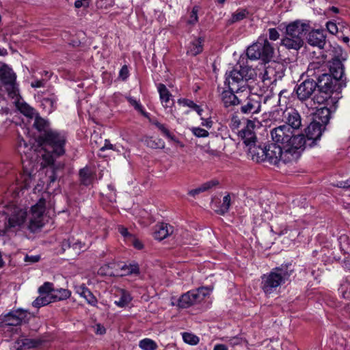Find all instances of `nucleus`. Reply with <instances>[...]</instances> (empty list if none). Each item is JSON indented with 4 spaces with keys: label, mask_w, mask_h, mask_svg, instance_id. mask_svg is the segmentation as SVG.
I'll use <instances>...</instances> for the list:
<instances>
[{
    "label": "nucleus",
    "mask_w": 350,
    "mask_h": 350,
    "mask_svg": "<svg viewBox=\"0 0 350 350\" xmlns=\"http://www.w3.org/2000/svg\"><path fill=\"white\" fill-rule=\"evenodd\" d=\"M46 201L40 198L38 202L31 206L29 213L18 206L7 207L3 213L6 215V221L4 228L0 230V236H4L12 228L26 227L31 232H36L41 230L44 223V213Z\"/></svg>",
    "instance_id": "nucleus-1"
},
{
    "label": "nucleus",
    "mask_w": 350,
    "mask_h": 350,
    "mask_svg": "<svg viewBox=\"0 0 350 350\" xmlns=\"http://www.w3.org/2000/svg\"><path fill=\"white\" fill-rule=\"evenodd\" d=\"M18 152L21 155L23 170L16 178V190L28 189L35 180L38 171V163L29 159L33 152L32 146L26 142L23 138L18 137L17 145Z\"/></svg>",
    "instance_id": "nucleus-2"
},
{
    "label": "nucleus",
    "mask_w": 350,
    "mask_h": 350,
    "mask_svg": "<svg viewBox=\"0 0 350 350\" xmlns=\"http://www.w3.org/2000/svg\"><path fill=\"white\" fill-rule=\"evenodd\" d=\"M295 267L291 262L283 263L271 269L261 277V288L263 292L269 295L277 288L290 280L291 275L294 273Z\"/></svg>",
    "instance_id": "nucleus-3"
},
{
    "label": "nucleus",
    "mask_w": 350,
    "mask_h": 350,
    "mask_svg": "<svg viewBox=\"0 0 350 350\" xmlns=\"http://www.w3.org/2000/svg\"><path fill=\"white\" fill-rule=\"evenodd\" d=\"M310 28L308 23L300 20L287 24L280 44L288 50H299L304 44V36L310 31Z\"/></svg>",
    "instance_id": "nucleus-4"
},
{
    "label": "nucleus",
    "mask_w": 350,
    "mask_h": 350,
    "mask_svg": "<svg viewBox=\"0 0 350 350\" xmlns=\"http://www.w3.org/2000/svg\"><path fill=\"white\" fill-rule=\"evenodd\" d=\"M270 135L273 144L282 147L292 146L295 148H305L304 135L295 134L293 130L286 124L271 129Z\"/></svg>",
    "instance_id": "nucleus-5"
},
{
    "label": "nucleus",
    "mask_w": 350,
    "mask_h": 350,
    "mask_svg": "<svg viewBox=\"0 0 350 350\" xmlns=\"http://www.w3.org/2000/svg\"><path fill=\"white\" fill-rule=\"evenodd\" d=\"M253 75V70L249 66L237 65L231 71L226 73L225 84L232 90L243 92L246 82Z\"/></svg>",
    "instance_id": "nucleus-6"
},
{
    "label": "nucleus",
    "mask_w": 350,
    "mask_h": 350,
    "mask_svg": "<svg viewBox=\"0 0 350 350\" xmlns=\"http://www.w3.org/2000/svg\"><path fill=\"white\" fill-rule=\"evenodd\" d=\"M39 141L42 146L50 148L53 154L59 157L65 153L66 136L63 132L53 129L46 131L40 135Z\"/></svg>",
    "instance_id": "nucleus-7"
},
{
    "label": "nucleus",
    "mask_w": 350,
    "mask_h": 350,
    "mask_svg": "<svg viewBox=\"0 0 350 350\" xmlns=\"http://www.w3.org/2000/svg\"><path fill=\"white\" fill-rule=\"evenodd\" d=\"M274 54V48L268 41L266 36L258 38L256 43L250 46L247 49V55L252 60L262 59L269 62Z\"/></svg>",
    "instance_id": "nucleus-8"
},
{
    "label": "nucleus",
    "mask_w": 350,
    "mask_h": 350,
    "mask_svg": "<svg viewBox=\"0 0 350 350\" xmlns=\"http://www.w3.org/2000/svg\"><path fill=\"white\" fill-rule=\"evenodd\" d=\"M328 99V96L315 94L309 103H306L307 107L315 109L313 113V121L319 122L325 126L331 118V111L327 107H320Z\"/></svg>",
    "instance_id": "nucleus-9"
},
{
    "label": "nucleus",
    "mask_w": 350,
    "mask_h": 350,
    "mask_svg": "<svg viewBox=\"0 0 350 350\" xmlns=\"http://www.w3.org/2000/svg\"><path fill=\"white\" fill-rule=\"evenodd\" d=\"M212 291V286H201L189 291L179 297L177 306L180 308H189L203 301Z\"/></svg>",
    "instance_id": "nucleus-10"
},
{
    "label": "nucleus",
    "mask_w": 350,
    "mask_h": 350,
    "mask_svg": "<svg viewBox=\"0 0 350 350\" xmlns=\"http://www.w3.org/2000/svg\"><path fill=\"white\" fill-rule=\"evenodd\" d=\"M316 88H318L320 94H325L328 96L334 92H339L346 87V83L338 81L336 78L328 74L327 72L320 78L315 81Z\"/></svg>",
    "instance_id": "nucleus-11"
},
{
    "label": "nucleus",
    "mask_w": 350,
    "mask_h": 350,
    "mask_svg": "<svg viewBox=\"0 0 350 350\" xmlns=\"http://www.w3.org/2000/svg\"><path fill=\"white\" fill-rule=\"evenodd\" d=\"M16 79V74L8 65L3 64L0 68V81L8 86L7 90L12 98H14L18 94Z\"/></svg>",
    "instance_id": "nucleus-12"
},
{
    "label": "nucleus",
    "mask_w": 350,
    "mask_h": 350,
    "mask_svg": "<svg viewBox=\"0 0 350 350\" xmlns=\"http://www.w3.org/2000/svg\"><path fill=\"white\" fill-rule=\"evenodd\" d=\"M285 68L284 64L278 62H269L265 66L264 72L262 75V81H269L270 83H273L278 80L282 79L284 76Z\"/></svg>",
    "instance_id": "nucleus-13"
},
{
    "label": "nucleus",
    "mask_w": 350,
    "mask_h": 350,
    "mask_svg": "<svg viewBox=\"0 0 350 350\" xmlns=\"http://www.w3.org/2000/svg\"><path fill=\"white\" fill-rule=\"evenodd\" d=\"M316 83L314 79H307L302 81L300 84L296 85L294 89L297 98L301 102H309L312 100L316 90Z\"/></svg>",
    "instance_id": "nucleus-14"
},
{
    "label": "nucleus",
    "mask_w": 350,
    "mask_h": 350,
    "mask_svg": "<svg viewBox=\"0 0 350 350\" xmlns=\"http://www.w3.org/2000/svg\"><path fill=\"white\" fill-rule=\"evenodd\" d=\"M325 129V126L321 125L319 122L312 121L305 130V146L308 142L310 146L314 145L315 142L321 138Z\"/></svg>",
    "instance_id": "nucleus-15"
},
{
    "label": "nucleus",
    "mask_w": 350,
    "mask_h": 350,
    "mask_svg": "<svg viewBox=\"0 0 350 350\" xmlns=\"http://www.w3.org/2000/svg\"><path fill=\"white\" fill-rule=\"evenodd\" d=\"M28 315L27 311L22 309L12 311L4 317L3 326H18L23 323H27Z\"/></svg>",
    "instance_id": "nucleus-16"
},
{
    "label": "nucleus",
    "mask_w": 350,
    "mask_h": 350,
    "mask_svg": "<svg viewBox=\"0 0 350 350\" xmlns=\"http://www.w3.org/2000/svg\"><path fill=\"white\" fill-rule=\"evenodd\" d=\"M255 122L247 120L245 125L238 131L239 137L243 142L246 146H250L256 143V136L254 132Z\"/></svg>",
    "instance_id": "nucleus-17"
},
{
    "label": "nucleus",
    "mask_w": 350,
    "mask_h": 350,
    "mask_svg": "<svg viewBox=\"0 0 350 350\" xmlns=\"http://www.w3.org/2000/svg\"><path fill=\"white\" fill-rule=\"evenodd\" d=\"M327 64L325 61L316 60L309 64L306 73L309 79L316 81L327 72Z\"/></svg>",
    "instance_id": "nucleus-18"
},
{
    "label": "nucleus",
    "mask_w": 350,
    "mask_h": 350,
    "mask_svg": "<svg viewBox=\"0 0 350 350\" xmlns=\"http://www.w3.org/2000/svg\"><path fill=\"white\" fill-rule=\"evenodd\" d=\"M344 61L339 59H331L327 65L329 68V75L336 78L340 82H345L347 83V79L345 75V66Z\"/></svg>",
    "instance_id": "nucleus-19"
},
{
    "label": "nucleus",
    "mask_w": 350,
    "mask_h": 350,
    "mask_svg": "<svg viewBox=\"0 0 350 350\" xmlns=\"http://www.w3.org/2000/svg\"><path fill=\"white\" fill-rule=\"evenodd\" d=\"M326 37L323 29H312L308 33L307 42L311 46L322 49L326 44Z\"/></svg>",
    "instance_id": "nucleus-20"
},
{
    "label": "nucleus",
    "mask_w": 350,
    "mask_h": 350,
    "mask_svg": "<svg viewBox=\"0 0 350 350\" xmlns=\"http://www.w3.org/2000/svg\"><path fill=\"white\" fill-rule=\"evenodd\" d=\"M303 148H295L292 146L282 147L280 165L286 164L297 161L300 157V150Z\"/></svg>",
    "instance_id": "nucleus-21"
},
{
    "label": "nucleus",
    "mask_w": 350,
    "mask_h": 350,
    "mask_svg": "<svg viewBox=\"0 0 350 350\" xmlns=\"http://www.w3.org/2000/svg\"><path fill=\"white\" fill-rule=\"evenodd\" d=\"M284 121L286 123V125L293 130L297 129L301 125V116L297 111L293 108L286 109L283 111Z\"/></svg>",
    "instance_id": "nucleus-22"
},
{
    "label": "nucleus",
    "mask_w": 350,
    "mask_h": 350,
    "mask_svg": "<svg viewBox=\"0 0 350 350\" xmlns=\"http://www.w3.org/2000/svg\"><path fill=\"white\" fill-rule=\"evenodd\" d=\"M266 160L271 164L279 166L280 158L282 154V146L275 144H271L266 146Z\"/></svg>",
    "instance_id": "nucleus-23"
},
{
    "label": "nucleus",
    "mask_w": 350,
    "mask_h": 350,
    "mask_svg": "<svg viewBox=\"0 0 350 350\" xmlns=\"http://www.w3.org/2000/svg\"><path fill=\"white\" fill-rule=\"evenodd\" d=\"M261 103L259 98L250 96L247 98L241 107L243 113H257L260 111Z\"/></svg>",
    "instance_id": "nucleus-24"
},
{
    "label": "nucleus",
    "mask_w": 350,
    "mask_h": 350,
    "mask_svg": "<svg viewBox=\"0 0 350 350\" xmlns=\"http://www.w3.org/2000/svg\"><path fill=\"white\" fill-rule=\"evenodd\" d=\"M247 154L255 162L259 163L266 160V146L262 148L255 143L248 146Z\"/></svg>",
    "instance_id": "nucleus-25"
},
{
    "label": "nucleus",
    "mask_w": 350,
    "mask_h": 350,
    "mask_svg": "<svg viewBox=\"0 0 350 350\" xmlns=\"http://www.w3.org/2000/svg\"><path fill=\"white\" fill-rule=\"evenodd\" d=\"M157 90L163 107L165 109L172 107L174 105V100L172 99V94L166 86L163 83H159L157 85Z\"/></svg>",
    "instance_id": "nucleus-26"
},
{
    "label": "nucleus",
    "mask_w": 350,
    "mask_h": 350,
    "mask_svg": "<svg viewBox=\"0 0 350 350\" xmlns=\"http://www.w3.org/2000/svg\"><path fill=\"white\" fill-rule=\"evenodd\" d=\"M173 230V226L167 224H158L154 227L153 235L156 239L161 241L172 234Z\"/></svg>",
    "instance_id": "nucleus-27"
},
{
    "label": "nucleus",
    "mask_w": 350,
    "mask_h": 350,
    "mask_svg": "<svg viewBox=\"0 0 350 350\" xmlns=\"http://www.w3.org/2000/svg\"><path fill=\"white\" fill-rule=\"evenodd\" d=\"M235 92L237 93L236 90L230 89L222 92L221 98L225 107L235 106L240 103V100Z\"/></svg>",
    "instance_id": "nucleus-28"
},
{
    "label": "nucleus",
    "mask_w": 350,
    "mask_h": 350,
    "mask_svg": "<svg viewBox=\"0 0 350 350\" xmlns=\"http://www.w3.org/2000/svg\"><path fill=\"white\" fill-rule=\"evenodd\" d=\"M76 293L81 297L84 298L88 304L96 306L98 300L93 293L85 286V284H81L75 287Z\"/></svg>",
    "instance_id": "nucleus-29"
},
{
    "label": "nucleus",
    "mask_w": 350,
    "mask_h": 350,
    "mask_svg": "<svg viewBox=\"0 0 350 350\" xmlns=\"http://www.w3.org/2000/svg\"><path fill=\"white\" fill-rule=\"evenodd\" d=\"M231 205V197L229 193L224 196L221 202L213 204V208L219 215H224L228 212Z\"/></svg>",
    "instance_id": "nucleus-30"
},
{
    "label": "nucleus",
    "mask_w": 350,
    "mask_h": 350,
    "mask_svg": "<svg viewBox=\"0 0 350 350\" xmlns=\"http://www.w3.org/2000/svg\"><path fill=\"white\" fill-rule=\"evenodd\" d=\"M57 101V97L51 95L50 97L44 98L41 101L40 105L45 113H51L56 109Z\"/></svg>",
    "instance_id": "nucleus-31"
},
{
    "label": "nucleus",
    "mask_w": 350,
    "mask_h": 350,
    "mask_svg": "<svg viewBox=\"0 0 350 350\" xmlns=\"http://www.w3.org/2000/svg\"><path fill=\"white\" fill-rule=\"evenodd\" d=\"M204 38L200 37L191 41L188 46L187 53L196 56L203 50Z\"/></svg>",
    "instance_id": "nucleus-32"
},
{
    "label": "nucleus",
    "mask_w": 350,
    "mask_h": 350,
    "mask_svg": "<svg viewBox=\"0 0 350 350\" xmlns=\"http://www.w3.org/2000/svg\"><path fill=\"white\" fill-rule=\"evenodd\" d=\"M79 178L81 183L85 186L90 185L94 180L93 174L90 169L88 167H85L80 170Z\"/></svg>",
    "instance_id": "nucleus-33"
},
{
    "label": "nucleus",
    "mask_w": 350,
    "mask_h": 350,
    "mask_svg": "<svg viewBox=\"0 0 350 350\" xmlns=\"http://www.w3.org/2000/svg\"><path fill=\"white\" fill-rule=\"evenodd\" d=\"M132 300L130 293L126 290H120V298L115 301L114 304L118 307L123 308L126 306Z\"/></svg>",
    "instance_id": "nucleus-34"
},
{
    "label": "nucleus",
    "mask_w": 350,
    "mask_h": 350,
    "mask_svg": "<svg viewBox=\"0 0 350 350\" xmlns=\"http://www.w3.org/2000/svg\"><path fill=\"white\" fill-rule=\"evenodd\" d=\"M33 125L41 134L45 133L46 131L51 130L49 128V124L48 121L39 116H36Z\"/></svg>",
    "instance_id": "nucleus-35"
},
{
    "label": "nucleus",
    "mask_w": 350,
    "mask_h": 350,
    "mask_svg": "<svg viewBox=\"0 0 350 350\" xmlns=\"http://www.w3.org/2000/svg\"><path fill=\"white\" fill-rule=\"evenodd\" d=\"M248 14V11L245 9H238L235 12L232 14L231 18L228 20V23L232 25L241 21L245 18Z\"/></svg>",
    "instance_id": "nucleus-36"
},
{
    "label": "nucleus",
    "mask_w": 350,
    "mask_h": 350,
    "mask_svg": "<svg viewBox=\"0 0 350 350\" xmlns=\"http://www.w3.org/2000/svg\"><path fill=\"white\" fill-rule=\"evenodd\" d=\"M53 301L52 300V296L51 295H40L39 297H38L33 302L32 306L35 308H39L42 306L48 305L49 304L51 303Z\"/></svg>",
    "instance_id": "nucleus-37"
},
{
    "label": "nucleus",
    "mask_w": 350,
    "mask_h": 350,
    "mask_svg": "<svg viewBox=\"0 0 350 350\" xmlns=\"http://www.w3.org/2000/svg\"><path fill=\"white\" fill-rule=\"evenodd\" d=\"M332 59H339L340 61H345L347 57V54L344 51L342 48L339 45H336L332 49Z\"/></svg>",
    "instance_id": "nucleus-38"
},
{
    "label": "nucleus",
    "mask_w": 350,
    "mask_h": 350,
    "mask_svg": "<svg viewBox=\"0 0 350 350\" xmlns=\"http://www.w3.org/2000/svg\"><path fill=\"white\" fill-rule=\"evenodd\" d=\"M71 295L69 290L65 288L54 289L52 296V299L54 300H64L68 299Z\"/></svg>",
    "instance_id": "nucleus-39"
},
{
    "label": "nucleus",
    "mask_w": 350,
    "mask_h": 350,
    "mask_svg": "<svg viewBox=\"0 0 350 350\" xmlns=\"http://www.w3.org/2000/svg\"><path fill=\"white\" fill-rule=\"evenodd\" d=\"M139 347L142 350H156L158 345L153 340L146 338L139 341Z\"/></svg>",
    "instance_id": "nucleus-40"
},
{
    "label": "nucleus",
    "mask_w": 350,
    "mask_h": 350,
    "mask_svg": "<svg viewBox=\"0 0 350 350\" xmlns=\"http://www.w3.org/2000/svg\"><path fill=\"white\" fill-rule=\"evenodd\" d=\"M215 185V184L213 181L206 182L202 185L201 186H200L199 187L190 190L188 192V194L193 197H195L196 195H198L199 193L204 192L208 190L209 189L212 188Z\"/></svg>",
    "instance_id": "nucleus-41"
},
{
    "label": "nucleus",
    "mask_w": 350,
    "mask_h": 350,
    "mask_svg": "<svg viewBox=\"0 0 350 350\" xmlns=\"http://www.w3.org/2000/svg\"><path fill=\"white\" fill-rule=\"evenodd\" d=\"M121 270L122 271V275H137L139 273V266L136 263L124 265L122 267Z\"/></svg>",
    "instance_id": "nucleus-42"
},
{
    "label": "nucleus",
    "mask_w": 350,
    "mask_h": 350,
    "mask_svg": "<svg viewBox=\"0 0 350 350\" xmlns=\"http://www.w3.org/2000/svg\"><path fill=\"white\" fill-rule=\"evenodd\" d=\"M42 341L38 338H24L22 340V346L30 349L40 346Z\"/></svg>",
    "instance_id": "nucleus-43"
},
{
    "label": "nucleus",
    "mask_w": 350,
    "mask_h": 350,
    "mask_svg": "<svg viewBox=\"0 0 350 350\" xmlns=\"http://www.w3.org/2000/svg\"><path fill=\"white\" fill-rule=\"evenodd\" d=\"M200 8L197 5L193 7L191 11L189 13V18L187 21V24L190 25H194L198 21V12Z\"/></svg>",
    "instance_id": "nucleus-44"
},
{
    "label": "nucleus",
    "mask_w": 350,
    "mask_h": 350,
    "mask_svg": "<svg viewBox=\"0 0 350 350\" xmlns=\"http://www.w3.org/2000/svg\"><path fill=\"white\" fill-rule=\"evenodd\" d=\"M54 288L53 284L51 282H44L41 286L38 288V293L40 295H52L53 293Z\"/></svg>",
    "instance_id": "nucleus-45"
},
{
    "label": "nucleus",
    "mask_w": 350,
    "mask_h": 350,
    "mask_svg": "<svg viewBox=\"0 0 350 350\" xmlns=\"http://www.w3.org/2000/svg\"><path fill=\"white\" fill-rule=\"evenodd\" d=\"M183 339L185 342L191 345H197L199 342V338L197 336L188 332L183 334Z\"/></svg>",
    "instance_id": "nucleus-46"
},
{
    "label": "nucleus",
    "mask_w": 350,
    "mask_h": 350,
    "mask_svg": "<svg viewBox=\"0 0 350 350\" xmlns=\"http://www.w3.org/2000/svg\"><path fill=\"white\" fill-rule=\"evenodd\" d=\"M127 100L137 111L141 112L145 117L148 116V113L144 111L143 106L139 101L131 96L127 97Z\"/></svg>",
    "instance_id": "nucleus-47"
},
{
    "label": "nucleus",
    "mask_w": 350,
    "mask_h": 350,
    "mask_svg": "<svg viewBox=\"0 0 350 350\" xmlns=\"http://www.w3.org/2000/svg\"><path fill=\"white\" fill-rule=\"evenodd\" d=\"M226 342H228L229 345L232 347H235L237 345H241L243 342V339L241 337L239 336H233V337H224L222 338Z\"/></svg>",
    "instance_id": "nucleus-48"
},
{
    "label": "nucleus",
    "mask_w": 350,
    "mask_h": 350,
    "mask_svg": "<svg viewBox=\"0 0 350 350\" xmlns=\"http://www.w3.org/2000/svg\"><path fill=\"white\" fill-rule=\"evenodd\" d=\"M18 108L26 116L32 117L35 113L34 109L27 103L21 104Z\"/></svg>",
    "instance_id": "nucleus-49"
},
{
    "label": "nucleus",
    "mask_w": 350,
    "mask_h": 350,
    "mask_svg": "<svg viewBox=\"0 0 350 350\" xmlns=\"http://www.w3.org/2000/svg\"><path fill=\"white\" fill-rule=\"evenodd\" d=\"M325 26L327 31L332 35H336L338 32L339 27L334 21H329L327 22Z\"/></svg>",
    "instance_id": "nucleus-50"
},
{
    "label": "nucleus",
    "mask_w": 350,
    "mask_h": 350,
    "mask_svg": "<svg viewBox=\"0 0 350 350\" xmlns=\"http://www.w3.org/2000/svg\"><path fill=\"white\" fill-rule=\"evenodd\" d=\"M192 133L198 137H206L208 136V132L200 127H193L191 129Z\"/></svg>",
    "instance_id": "nucleus-51"
},
{
    "label": "nucleus",
    "mask_w": 350,
    "mask_h": 350,
    "mask_svg": "<svg viewBox=\"0 0 350 350\" xmlns=\"http://www.w3.org/2000/svg\"><path fill=\"white\" fill-rule=\"evenodd\" d=\"M269 38L272 41H275L279 39L280 33L275 28H269L268 29Z\"/></svg>",
    "instance_id": "nucleus-52"
},
{
    "label": "nucleus",
    "mask_w": 350,
    "mask_h": 350,
    "mask_svg": "<svg viewBox=\"0 0 350 350\" xmlns=\"http://www.w3.org/2000/svg\"><path fill=\"white\" fill-rule=\"evenodd\" d=\"M118 231L121 234L122 237H124L126 241H129V240L133 237V234H130L127 230V228L123 226L118 227Z\"/></svg>",
    "instance_id": "nucleus-53"
},
{
    "label": "nucleus",
    "mask_w": 350,
    "mask_h": 350,
    "mask_svg": "<svg viewBox=\"0 0 350 350\" xmlns=\"http://www.w3.org/2000/svg\"><path fill=\"white\" fill-rule=\"evenodd\" d=\"M135 248L137 249V250H142L143 248V243L142 242L139 240L138 239H137L136 237H135L134 236H133V237H131V239L129 240V241Z\"/></svg>",
    "instance_id": "nucleus-54"
},
{
    "label": "nucleus",
    "mask_w": 350,
    "mask_h": 350,
    "mask_svg": "<svg viewBox=\"0 0 350 350\" xmlns=\"http://www.w3.org/2000/svg\"><path fill=\"white\" fill-rule=\"evenodd\" d=\"M178 103L183 105V106L190 107L193 109L196 105L193 100L186 98L178 99Z\"/></svg>",
    "instance_id": "nucleus-55"
},
{
    "label": "nucleus",
    "mask_w": 350,
    "mask_h": 350,
    "mask_svg": "<svg viewBox=\"0 0 350 350\" xmlns=\"http://www.w3.org/2000/svg\"><path fill=\"white\" fill-rule=\"evenodd\" d=\"M91 0H76L75 2V7L76 8H87L89 7Z\"/></svg>",
    "instance_id": "nucleus-56"
},
{
    "label": "nucleus",
    "mask_w": 350,
    "mask_h": 350,
    "mask_svg": "<svg viewBox=\"0 0 350 350\" xmlns=\"http://www.w3.org/2000/svg\"><path fill=\"white\" fill-rule=\"evenodd\" d=\"M129 69L126 65L123 66L119 71V77L126 80L129 77Z\"/></svg>",
    "instance_id": "nucleus-57"
},
{
    "label": "nucleus",
    "mask_w": 350,
    "mask_h": 350,
    "mask_svg": "<svg viewBox=\"0 0 350 350\" xmlns=\"http://www.w3.org/2000/svg\"><path fill=\"white\" fill-rule=\"evenodd\" d=\"M205 152L206 154H208L212 158H215V157L219 158L221 155V152L217 150H213V149H211L209 148L205 150Z\"/></svg>",
    "instance_id": "nucleus-58"
},
{
    "label": "nucleus",
    "mask_w": 350,
    "mask_h": 350,
    "mask_svg": "<svg viewBox=\"0 0 350 350\" xmlns=\"http://www.w3.org/2000/svg\"><path fill=\"white\" fill-rule=\"evenodd\" d=\"M46 83V81L44 79H38L32 81L31 83V86L33 88H38L44 87Z\"/></svg>",
    "instance_id": "nucleus-59"
},
{
    "label": "nucleus",
    "mask_w": 350,
    "mask_h": 350,
    "mask_svg": "<svg viewBox=\"0 0 350 350\" xmlns=\"http://www.w3.org/2000/svg\"><path fill=\"white\" fill-rule=\"evenodd\" d=\"M202 120V126H205L208 129H210L213 126V121L210 118H204L203 117H201Z\"/></svg>",
    "instance_id": "nucleus-60"
},
{
    "label": "nucleus",
    "mask_w": 350,
    "mask_h": 350,
    "mask_svg": "<svg viewBox=\"0 0 350 350\" xmlns=\"http://www.w3.org/2000/svg\"><path fill=\"white\" fill-rule=\"evenodd\" d=\"M336 186L340 188L349 189L350 188V178L345 181H339Z\"/></svg>",
    "instance_id": "nucleus-61"
},
{
    "label": "nucleus",
    "mask_w": 350,
    "mask_h": 350,
    "mask_svg": "<svg viewBox=\"0 0 350 350\" xmlns=\"http://www.w3.org/2000/svg\"><path fill=\"white\" fill-rule=\"evenodd\" d=\"M43 158L46 161V164L47 165H51L54 162V158L53 154H44L43 155Z\"/></svg>",
    "instance_id": "nucleus-62"
},
{
    "label": "nucleus",
    "mask_w": 350,
    "mask_h": 350,
    "mask_svg": "<svg viewBox=\"0 0 350 350\" xmlns=\"http://www.w3.org/2000/svg\"><path fill=\"white\" fill-rule=\"evenodd\" d=\"M107 149H113V145L111 144H110L109 140L106 139L105 146H103L102 148H100V150L101 151H105V150H107Z\"/></svg>",
    "instance_id": "nucleus-63"
},
{
    "label": "nucleus",
    "mask_w": 350,
    "mask_h": 350,
    "mask_svg": "<svg viewBox=\"0 0 350 350\" xmlns=\"http://www.w3.org/2000/svg\"><path fill=\"white\" fill-rule=\"evenodd\" d=\"M213 350H228V348L225 345L217 344L215 345Z\"/></svg>",
    "instance_id": "nucleus-64"
}]
</instances>
